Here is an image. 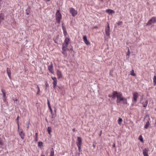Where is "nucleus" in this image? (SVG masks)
<instances>
[{
  "label": "nucleus",
  "mask_w": 156,
  "mask_h": 156,
  "mask_svg": "<svg viewBox=\"0 0 156 156\" xmlns=\"http://www.w3.org/2000/svg\"><path fill=\"white\" fill-rule=\"evenodd\" d=\"M75 155L73 156H80V153H78L77 151L75 152Z\"/></svg>",
  "instance_id": "32"
},
{
  "label": "nucleus",
  "mask_w": 156,
  "mask_h": 156,
  "mask_svg": "<svg viewBox=\"0 0 156 156\" xmlns=\"http://www.w3.org/2000/svg\"><path fill=\"white\" fill-rule=\"evenodd\" d=\"M18 129H19V124L18 123Z\"/></svg>",
  "instance_id": "49"
},
{
  "label": "nucleus",
  "mask_w": 156,
  "mask_h": 156,
  "mask_svg": "<svg viewBox=\"0 0 156 156\" xmlns=\"http://www.w3.org/2000/svg\"><path fill=\"white\" fill-rule=\"evenodd\" d=\"M47 104H48V107L49 108H51V106H50V103L49 101H48V100Z\"/></svg>",
  "instance_id": "33"
},
{
  "label": "nucleus",
  "mask_w": 156,
  "mask_h": 156,
  "mask_svg": "<svg viewBox=\"0 0 156 156\" xmlns=\"http://www.w3.org/2000/svg\"><path fill=\"white\" fill-rule=\"evenodd\" d=\"M0 145H3V144L2 141V140L0 137Z\"/></svg>",
  "instance_id": "37"
},
{
  "label": "nucleus",
  "mask_w": 156,
  "mask_h": 156,
  "mask_svg": "<svg viewBox=\"0 0 156 156\" xmlns=\"http://www.w3.org/2000/svg\"><path fill=\"white\" fill-rule=\"evenodd\" d=\"M149 125H150V124H149V121H148L147 122L145 126H144V128L146 129H147L149 126Z\"/></svg>",
  "instance_id": "23"
},
{
  "label": "nucleus",
  "mask_w": 156,
  "mask_h": 156,
  "mask_svg": "<svg viewBox=\"0 0 156 156\" xmlns=\"http://www.w3.org/2000/svg\"><path fill=\"white\" fill-rule=\"evenodd\" d=\"M26 125L27 126V129H28L29 128V126H28V125H29V122H27L26 123Z\"/></svg>",
  "instance_id": "41"
},
{
  "label": "nucleus",
  "mask_w": 156,
  "mask_h": 156,
  "mask_svg": "<svg viewBox=\"0 0 156 156\" xmlns=\"http://www.w3.org/2000/svg\"><path fill=\"white\" fill-rule=\"evenodd\" d=\"M133 98L132 101L133 103H136L137 101V98L139 97V94L137 92H134L133 94Z\"/></svg>",
  "instance_id": "4"
},
{
  "label": "nucleus",
  "mask_w": 156,
  "mask_h": 156,
  "mask_svg": "<svg viewBox=\"0 0 156 156\" xmlns=\"http://www.w3.org/2000/svg\"><path fill=\"white\" fill-rule=\"evenodd\" d=\"M156 22V18L155 17H153L149 20L146 24V26H150L154 24Z\"/></svg>",
  "instance_id": "3"
},
{
  "label": "nucleus",
  "mask_w": 156,
  "mask_h": 156,
  "mask_svg": "<svg viewBox=\"0 0 156 156\" xmlns=\"http://www.w3.org/2000/svg\"><path fill=\"white\" fill-rule=\"evenodd\" d=\"M109 97H112L113 99H115L116 98V103L118 104L120 103L122 101L123 104H128L127 99L122 96V94L121 92H118L116 91H114L112 92V95H109Z\"/></svg>",
  "instance_id": "1"
},
{
  "label": "nucleus",
  "mask_w": 156,
  "mask_h": 156,
  "mask_svg": "<svg viewBox=\"0 0 156 156\" xmlns=\"http://www.w3.org/2000/svg\"><path fill=\"white\" fill-rule=\"evenodd\" d=\"M4 15L2 13H0V23L2 20H4Z\"/></svg>",
  "instance_id": "20"
},
{
  "label": "nucleus",
  "mask_w": 156,
  "mask_h": 156,
  "mask_svg": "<svg viewBox=\"0 0 156 156\" xmlns=\"http://www.w3.org/2000/svg\"><path fill=\"white\" fill-rule=\"evenodd\" d=\"M69 41V39L68 38H65L64 41V43L62 44V47L67 48L68 44Z\"/></svg>",
  "instance_id": "6"
},
{
  "label": "nucleus",
  "mask_w": 156,
  "mask_h": 156,
  "mask_svg": "<svg viewBox=\"0 0 156 156\" xmlns=\"http://www.w3.org/2000/svg\"><path fill=\"white\" fill-rule=\"evenodd\" d=\"M130 54V52L129 51V49L128 48V52L127 53V55H129Z\"/></svg>",
  "instance_id": "38"
},
{
  "label": "nucleus",
  "mask_w": 156,
  "mask_h": 156,
  "mask_svg": "<svg viewBox=\"0 0 156 156\" xmlns=\"http://www.w3.org/2000/svg\"><path fill=\"white\" fill-rule=\"evenodd\" d=\"M54 150L53 148H52L51 151V152L50 153V156H54Z\"/></svg>",
  "instance_id": "26"
},
{
  "label": "nucleus",
  "mask_w": 156,
  "mask_h": 156,
  "mask_svg": "<svg viewBox=\"0 0 156 156\" xmlns=\"http://www.w3.org/2000/svg\"><path fill=\"white\" fill-rule=\"evenodd\" d=\"M122 119L121 118H119L118 120V122L119 124H120V122L122 121Z\"/></svg>",
  "instance_id": "30"
},
{
  "label": "nucleus",
  "mask_w": 156,
  "mask_h": 156,
  "mask_svg": "<svg viewBox=\"0 0 156 156\" xmlns=\"http://www.w3.org/2000/svg\"><path fill=\"white\" fill-rule=\"evenodd\" d=\"M122 23V21H119L117 23V24L118 25H120Z\"/></svg>",
  "instance_id": "35"
},
{
  "label": "nucleus",
  "mask_w": 156,
  "mask_h": 156,
  "mask_svg": "<svg viewBox=\"0 0 156 156\" xmlns=\"http://www.w3.org/2000/svg\"><path fill=\"white\" fill-rule=\"evenodd\" d=\"M112 147H115V143H114V144H113V145Z\"/></svg>",
  "instance_id": "46"
},
{
  "label": "nucleus",
  "mask_w": 156,
  "mask_h": 156,
  "mask_svg": "<svg viewBox=\"0 0 156 156\" xmlns=\"http://www.w3.org/2000/svg\"><path fill=\"white\" fill-rule=\"evenodd\" d=\"M101 133H102V131H101V132H100V134H99V136H101Z\"/></svg>",
  "instance_id": "47"
},
{
  "label": "nucleus",
  "mask_w": 156,
  "mask_h": 156,
  "mask_svg": "<svg viewBox=\"0 0 156 156\" xmlns=\"http://www.w3.org/2000/svg\"><path fill=\"white\" fill-rule=\"evenodd\" d=\"M83 41L84 43L86 44L87 45H88L90 44V42L88 41L87 36L86 35L84 36L83 37Z\"/></svg>",
  "instance_id": "12"
},
{
  "label": "nucleus",
  "mask_w": 156,
  "mask_h": 156,
  "mask_svg": "<svg viewBox=\"0 0 156 156\" xmlns=\"http://www.w3.org/2000/svg\"><path fill=\"white\" fill-rule=\"evenodd\" d=\"M57 75L58 79L61 78L62 77V72L59 69L57 70Z\"/></svg>",
  "instance_id": "10"
},
{
  "label": "nucleus",
  "mask_w": 156,
  "mask_h": 156,
  "mask_svg": "<svg viewBox=\"0 0 156 156\" xmlns=\"http://www.w3.org/2000/svg\"><path fill=\"white\" fill-rule=\"evenodd\" d=\"M13 100L14 101H17V99L16 98L15 99H14Z\"/></svg>",
  "instance_id": "45"
},
{
  "label": "nucleus",
  "mask_w": 156,
  "mask_h": 156,
  "mask_svg": "<svg viewBox=\"0 0 156 156\" xmlns=\"http://www.w3.org/2000/svg\"><path fill=\"white\" fill-rule=\"evenodd\" d=\"M41 156H45L44 155V154H41Z\"/></svg>",
  "instance_id": "50"
},
{
  "label": "nucleus",
  "mask_w": 156,
  "mask_h": 156,
  "mask_svg": "<svg viewBox=\"0 0 156 156\" xmlns=\"http://www.w3.org/2000/svg\"><path fill=\"white\" fill-rule=\"evenodd\" d=\"M53 65L52 62H51V64L50 65L48 66V69L50 72L52 74H53L54 73L53 71Z\"/></svg>",
  "instance_id": "8"
},
{
  "label": "nucleus",
  "mask_w": 156,
  "mask_h": 156,
  "mask_svg": "<svg viewBox=\"0 0 156 156\" xmlns=\"http://www.w3.org/2000/svg\"><path fill=\"white\" fill-rule=\"evenodd\" d=\"M62 29L63 30V34L64 35L66 36L67 34V32L65 27L62 26Z\"/></svg>",
  "instance_id": "22"
},
{
  "label": "nucleus",
  "mask_w": 156,
  "mask_h": 156,
  "mask_svg": "<svg viewBox=\"0 0 156 156\" xmlns=\"http://www.w3.org/2000/svg\"><path fill=\"white\" fill-rule=\"evenodd\" d=\"M69 11L72 16L73 17L75 16L77 14V11L73 8H71L69 9Z\"/></svg>",
  "instance_id": "5"
},
{
  "label": "nucleus",
  "mask_w": 156,
  "mask_h": 156,
  "mask_svg": "<svg viewBox=\"0 0 156 156\" xmlns=\"http://www.w3.org/2000/svg\"><path fill=\"white\" fill-rule=\"evenodd\" d=\"M78 147V150L79 151V152H80L81 150V146H77Z\"/></svg>",
  "instance_id": "36"
},
{
  "label": "nucleus",
  "mask_w": 156,
  "mask_h": 156,
  "mask_svg": "<svg viewBox=\"0 0 156 156\" xmlns=\"http://www.w3.org/2000/svg\"><path fill=\"white\" fill-rule=\"evenodd\" d=\"M106 12L108 13L109 15H111L113 13H114L115 12L111 9H108L106 10Z\"/></svg>",
  "instance_id": "15"
},
{
  "label": "nucleus",
  "mask_w": 156,
  "mask_h": 156,
  "mask_svg": "<svg viewBox=\"0 0 156 156\" xmlns=\"http://www.w3.org/2000/svg\"><path fill=\"white\" fill-rule=\"evenodd\" d=\"M93 147H94V148H95L96 147V146L95 145L93 144Z\"/></svg>",
  "instance_id": "48"
},
{
  "label": "nucleus",
  "mask_w": 156,
  "mask_h": 156,
  "mask_svg": "<svg viewBox=\"0 0 156 156\" xmlns=\"http://www.w3.org/2000/svg\"><path fill=\"white\" fill-rule=\"evenodd\" d=\"M105 31L107 36H109L110 35V27L108 24V26L106 27Z\"/></svg>",
  "instance_id": "7"
},
{
  "label": "nucleus",
  "mask_w": 156,
  "mask_h": 156,
  "mask_svg": "<svg viewBox=\"0 0 156 156\" xmlns=\"http://www.w3.org/2000/svg\"><path fill=\"white\" fill-rule=\"evenodd\" d=\"M139 139L142 142H143V139L141 135L139 136Z\"/></svg>",
  "instance_id": "29"
},
{
  "label": "nucleus",
  "mask_w": 156,
  "mask_h": 156,
  "mask_svg": "<svg viewBox=\"0 0 156 156\" xmlns=\"http://www.w3.org/2000/svg\"><path fill=\"white\" fill-rule=\"evenodd\" d=\"M62 19V15L59 10H57L56 13V20L57 22L59 24L60 23V20Z\"/></svg>",
  "instance_id": "2"
},
{
  "label": "nucleus",
  "mask_w": 156,
  "mask_h": 156,
  "mask_svg": "<svg viewBox=\"0 0 156 156\" xmlns=\"http://www.w3.org/2000/svg\"><path fill=\"white\" fill-rule=\"evenodd\" d=\"M155 110H156V108H155Z\"/></svg>",
  "instance_id": "52"
},
{
  "label": "nucleus",
  "mask_w": 156,
  "mask_h": 156,
  "mask_svg": "<svg viewBox=\"0 0 156 156\" xmlns=\"http://www.w3.org/2000/svg\"><path fill=\"white\" fill-rule=\"evenodd\" d=\"M30 8L29 7H28L27 8V9L26 10V14L27 15H29L30 12Z\"/></svg>",
  "instance_id": "18"
},
{
  "label": "nucleus",
  "mask_w": 156,
  "mask_h": 156,
  "mask_svg": "<svg viewBox=\"0 0 156 156\" xmlns=\"http://www.w3.org/2000/svg\"><path fill=\"white\" fill-rule=\"evenodd\" d=\"M62 53L63 54L65 55L66 54V51L68 49L67 47H62Z\"/></svg>",
  "instance_id": "16"
},
{
  "label": "nucleus",
  "mask_w": 156,
  "mask_h": 156,
  "mask_svg": "<svg viewBox=\"0 0 156 156\" xmlns=\"http://www.w3.org/2000/svg\"><path fill=\"white\" fill-rule=\"evenodd\" d=\"M37 137V133H35V137Z\"/></svg>",
  "instance_id": "42"
},
{
  "label": "nucleus",
  "mask_w": 156,
  "mask_h": 156,
  "mask_svg": "<svg viewBox=\"0 0 156 156\" xmlns=\"http://www.w3.org/2000/svg\"><path fill=\"white\" fill-rule=\"evenodd\" d=\"M19 134L22 139H23L24 138V134L23 133L22 131H21L20 132H19Z\"/></svg>",
  "instance_id": "21"
},
{
  "label": "nucleus",
  "mask_w": 156,
  "mask_h": 156,
  "mask_svg": "<svg viewBox=\"0 0 156 156\" xmlns=\"http://www.w3.org/2000/svg\"><path fill=\"white\" fill-rule=\"evenodd\" d=\"M19 116H18L17 117V118H16V120H17V121H18V122H18V120H19Z\"/></svg>",
  "instance_id": "44"
},
{
  "label": "nucleus",
  "mask_w": 156,
  "mask_h": 156,
  "mask_svg": "<svg viewBox=\"0 0 156 156\" xmlns=\"http://www.w3.org/2000/svg\"><path fill=\"white\" fill-rule=\"evenodd\" d=\"M49 109L50 111L51 112V114L52 115V112H52V109L51 108H49Z\"/></svg>",
  "instance_id": "39"
},
{
  "label": "nucleus",
  "mask_w": 156,
  "mask_h": 156,
  "mask_svg": "<svg viewBox=\"0 0 156 156\" xmlns=\"http://www.w3.org/2000/svg\"><path fill=\"white\" fill-rule=\"evenodd\" d=\"M47 131H48V132L49 134V135H50L51 132V127H48V129H47Z\"/></svg>",
  "instance_id": "25"
},
{
  "label": "nucleus",
  "mask_w": 156,
  "mask_h": 156,
  "mask_svg": "<svg viewBox=\"0 0 156 156\" xmlns=\"http://www.w3.org/2000/svg\"><path fill=\"white\" fill-rule=\"evenodd\" d=\"M38 140V138L37 137H35V139L34 140L35 142H37Z\"/></svg>",
  "instance_id": "40"
},
{
  "label": "nucleus",
  "mask_w": 156,
  "mask_h": 156,
  "mask_svg": "<svg viewBox=\"0 0 156 156\" xmlns=\"http://www.w3.org/2000/svg\"><path fill=\"white\" fill-rule=\"evenodd\" d=\"M43 145V143L41 142H39L38 143V146L39 147H41Z\"/></svg>",
  "instance_id": "28"
},
{
  "label": "nucleus",
  "mask_w": 156,
  "mask_h": 156,
  "mask_svg": "<svg viewBox=\"0 0 156 156\" xmlns=\"http://www.w3.org/2000/svg\"><path fill=\"white\" fill-rule=\"evenodd\" d=\"M2 99L4 102L5 103L6 101V98H2Z\"/></svg>",
  "instance_id": "34"
},
{
  "label": "nucleus",
  "mask_w": 156,
  "mask_h": 156,
  "mask_svg": "<svg viewBox=\"0 0 156 156\" xmlns=\"http://www.w3.org/2000/svg\"><path fill=\"white\" fill-rule=\"evenodd\" d=\"M153 82L154 83V85L155 86L156 85V76H154L153 78Z\"/></svg>",
  "instance_id": "24"
},
{
  "label": "nucleus",
  "mask_w": 156,
  "mask_h": 156,
  "mask_svg": "<svg viewBox=\"0 0 156 156\" xmlns=\"http://www.w3.org/2000/svg\"><path fill=\"white\" fill-rule=\"evenodd\" d=\"M36 88L37 89V94H38L40 92V89L38 85H37Z\"/></svg>",
  "instance_id": "31"
},
{
  "label": "nucleus",
  "mask_w": 156,
  "mask_h": 156,
  "mask_svg": "<svg viewBox=\"0 0 156 156\" xmlns=\"http://www.w3.org/2000/svg\"><path fill=\"white\" fill-rule=\"evenodd\" d=\"M7 73L9 78L11 79V77L10 76L11 75V73L10 72V70L8 68H7Z\"/></svg>",
  "instance_id": "17"
},
{
  "label": "nucleus",
  "mask_w": 156,
  "mask_h": 156,
  "mask_svg": "<svg viewBox=\"0 0 156 156\" xmlns=\"http://www.w3.org/2000/svg\"><path fill=\"white\" fill-rule=\"evenodd\" d=\"M130 74L131 75L133 76H136V74L134 73L133 69H132L131 71Z\"/></svg>",
  "instance_id": "27"
},
{
  "label": "nucleus",
  "mask_w": 156,
  "mask_h": 156,
  "mask_svg": "<svg viewBox=\"0 0 156 156\" xmlns=\"http://www.w3.org/2000/svg\"><path fill=\"white\" fill-rule=\"evenodd\" d=\"M45 86L46 87H48L49 86L48 84L47 83H45Z\"/></svg>",
  "instance_id": "43"
},
{
  "label": "nucleus",
  "mask_w": 156,
  "mask_h": 156,
  "mask_svg": "<svg viewBox=\"0 0 156 156\" xmlns=\"http://www.w3.org/2000/svg\"><path fill=\"white\" fill-rule=\"evenodd\" d=\"M51 79L53 81V87L54 88H55L57 84V80L56 78L55 77H52Z\"/></svg>",
  "instance_id": "9"
},
{
  "label": "nucleus",
  "mask_w": 156,
  "mask_h": 156,
  "mask_svg": "<svg viewBox=\"0 0 156 156\" xmlns=\"http://www.w3.org/2000/svg\"><path fill=\"white\" fill-rule=\"evenodd\" d=\"M1 91L2 92V95H3V96H2V98H6V94H5L6 92H5V90L2 89H1Z\"/></svg>",
  "instance_id": "19"
},
{
  "label": "nucleus",
  "mask_w": 156,
  "mask_h": 156,
  "mask_svg": "<svg viewBox=\"0 0 156 156\" xmlns=\"http://www.w3.org/2000/svg\"><path fill=\"white\" fill-rule=\"evenodd\" d=\"M73 131H75V129H73Z\"/></svg>",
  "instance_id": "51"
},
{
  "label": "nucleus",
  "mask_w": 156,
  "mask_h": 156,
  "mask_svg": "<svg viewBox=\"0 0 156 156\" xmlns=\"http://www.w3.org/2000/svg\"><path fill=\"white\" fill-rule=\"evenodd\" d=\"M77 142L76 144L77 146H81L82 144V139L80 137H78L77 138Z\"/></svg>",
  "instance_id": "13"
},
{
  "label": "nucleus",
  "mask_w": 156,
  "mask_h": 156,
  "mask_svg": "<svg viewBox=\"0 0 156 156\" xmlns=\"http://www.w3.org/2000/svg\"><path fill=\"white\" fill-rule=\"evenodd\" d=\"M148 149L145 148L143 150V154L144 156H149L148 154Z\"/></svg>",
  "instance_id": "11"
},
{
  "label": "nucleus",
  "mask_w": 156,
  "mask_h": 156,
  "mask_svg": "<svg viewBox=\"0 0 156 156\" xmlns=\"http://www.w3.org/2000/svg\"><path fill=\"white\" fill-rule=\"evenodd\" d=\"M148 103V100H145V101L144 102H141V103L142 105H143V106L144 107L146 108L147 105Z\"/></svg>",
  "instance_id": "14"
}]
</instances>
